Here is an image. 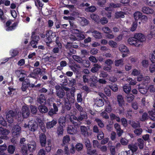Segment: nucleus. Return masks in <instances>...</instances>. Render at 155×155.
Listing matches in <instances>:
<instances>
[{
	"label": "nucleus",
	"mask_w": 155,
	"mask_h": 155,
	"mask_svg": "<svg viewBox=\"0 0 155 155\" xmlns=\"http://www.w3.org/2000/svg\"><path fill=\"white\" fill-rule=\"evenodd\" d=\"M145 40L144 35L141 33H135L133 37L129 38L127 41L130 45L136 47H138L141 42Z\"/></svg>",
	"instance_id": "obj_1"
},
{
	"label": "nucleus",
	"mask_w": 155,
	"mask_h": 155,
	"mask_svg": "<svg viewBox=\"0 0 155 155\" xmlns=\"http://www.w3.org/2000/svg\"><path fill=\"white\" fill-rule=\"evenodd\" d=\"M83 32L80 29H76L75 32L70 36V38L71 41H81L85 39V36L83 34Z\"/></svg>",
	"instance_id": "obj_2"
},
{
	"label": "nucleus",
	"mask_w": 155,
	"mask_h": 155,
	"mask_svg": "<svg viewBox=\"0 0 155 155\" xmlns=\"http://www.w3.org/2000/svg\"><path fill=\"white\" fill-rule=\"evenodd\" d=\"M56 36V33L52 31H46V37L44 39V41L46 43L48 48H50V44L52 42V38Z\"/></svg>",
	"instance_id": "obj_3"
},
{
	"label": "nucleus",
	"mask_w": 155,
	"mask_h": 155,
	"mask_svg": "<svg viewBox=\"0 0 155 155\" xmlns=\"http://www.w3.org/2000/svg\"><path fill=\"white\" fill-rule=\"evenodd\" d=\"M9 133L8 130L5 128L0 127V144L3 142L2 139H8L7 135Z\"/></svg>",
	"instance_id": "obj_4"
},
{
	"label": "nucleus",
	"mask_w": 155,
	"mask_h": 155,
	"mask_svg": "<svg viewBox=\"0 0 155 155\" xmlns=\"http://www.w3.org/2000/svg\"><path fill=\"white\" fill-rule=\"evenodd\" d=\"M58 104L54 103L53 104L52 107L49 108L48 114L49 116L52 117L54 115L58 114Z\"/></svg>",
	"instance_id": "obj_5"
},
{
	"label": "nucleus",
	"mask_w": 155,
	"mask_h": 155,
	"mask_svg": "<svg viewBox=\"0 0 155 155\" xmlns=\"http://www.w3.org/2000/svg\"><path fill=\"white\" fill-rule=\"evenodd\" d=\"M21 114L23 118H27L29 117L30 114V110L28 106L24 105L22 107Z\"/></svg>",
	"instance_id": "obj_6"
},
{
	"label": "nucleus",
	"mask_w": 155,
	"mask_h": 155,
	"mask_svg": "<svg viewBox=\"0 0 155 155\" xmlns=\"http://www.w3.org/2000/svg\"><path fill=\"white\" fill-rule=\"evenodd\" d=\"M16 114L12 110H9L6 115L7 121L10 124H12L13 122V118L15 116Z\"/></svg>",
	"instance_id": "obj_7"
},
{
	"label": "nucleus",
	"mask_w": 155,
	"mask_h": 155,
	"mask_svg": "<svg viewBox=\"0 0 155 155\" xmlns=\"http://www.w3.org/2000/svg\"><path fill=\"white\" fill-rule=\"evenodd\" d=\"M21 127L18 125H15L12 130V135L15 137H19L21 134Z\"/></svg>",
	"instance_id": "obj_8"
},
{
	"label": "nucleus",
	"mask_w": 155,
	"mask_h": 155,
	"mask_svg": "<svg viewBox=\"0 0 155 155\" xmlns=\"http://www.w3.org/2000/svg\"><path fill=\"white\" fill-rule=\"evenodd\" d=\"M39 141L41 146L42 147H45L46 143L47 137L44 133H41L39 136Z\"/></svg>",
	"instance_id": "obj_9"
},
{
	"label": "nucleus",
	"mask_w": 155,
	"mask_h": 155,
	"mask_svg": "<svg viewBox=\"0 0 155 155\" xmlns=\"http://www.w3.org/2000/svg\"><path fill=\"white\" fill-rule=\"evenodd\" d=\"M30 83L28 79H26L25 81L22 83V86L21 89L22 91L24 92L30 86Z\"/></svg>",
	"instance_id": "obj_10"
},
{
	"label": "nucleus",
	"mask_w": 155,
	"mask_h": 155,
	"mask_svg": "<svg viewBox=\"0 0 155 155\" xmlns=\"http://www.w3.org/2000/svg\"><path fill=\"white\" fill-rule=\"evenodd\" d=\"M36 143L34 141H31L28 144V149L31 152H33L36 149Z\"/></svg>",
	"instance_id": "obj_11"
},
{
	"label": "nucleus",
	"mask_w": 155,
	"mask_h": 155,
	"mask_svg": "<svg viewBox=\"0 0 155 155\" xmlns=\"http://www.w3.org/2000/svg\"><path fill=\"white\" fill-rule=\"evenodd\" d=\"M56 94L60 98H63L65 95V92L64 90L60 87L56 88Z\"/></svg>",
	"instance_id": "obj_12"
},
{
	"label": "nucleus",
	"mask_w": 155,
	"mask_h": 155,
	"mask_svg": "<svg viewBox=\"0 0 155 155\" xmlns=\"http://www.w3.org/2000/svg\"><path fill=\"white\" fill-rule=\"evenodd\" d=\"M134 17L136 20L135 21L137 20L140 18H142V19L147 18V17L146 16L142 15V13L139 11L135 12L134 13Z\"/></svg>",
	"instance_id": "obj_13"
},
{
	"label": "nucleus",
	"mask_w": 155,
	"mask_h": 155,
	"mask_svg": "<svg viewBox=\"0 0 155 155\" xmlns=\"http://www.w3.org/2000/svg\"><path fill=\"white\" fill-rule=\"evenodd\" d=\"M67 132L70 134H75L77 132V128L75 126H69L68 127Z\"/></svg>",
	"instance_id": "obj_14"
},
{
	"label": "nucleus",
	"mask_w": 155,
	"mask_h": 155,
	"mask_svg": "<svg viewBox=\"0 0 155 155\" xmlns=\"http://www.w3.org/2000/svg\"><path fill=\"white\" fill-rule=\"evenodd\" d=\"M141 11L143 13L147 14H152L154 12L153 9L146 6L142 7Z\"/></svg>",
	"instance_id": "obj_15"
},
{
	"label": "nucleus",
	"mask_w": 155,
	"mask_h": 155,
	"mask_svg": "<svg viewBox=\"0 0 155 155\" xmlns=\"http://www.w3.org/2000/svg\"><path fill=\"white\" fill-rule=\"evenodd\" d=\"M37 102L41 104H44L46 102V100L44 94H41L37 98Z\"/></svg>",
	"instance_id": "obj_16"
},
{
	"label": "nucleus",
	"mask_w": 155,
	"mask_h": 155,
	"mask_svg": "<svg viewBox=\"0 0 155 155\" xmlns=\"http://www.w3.org/2000/svg\"><path fill=\"white\" fill-rule=\"evenodd\" d=\"M117 101L120 107H122L124 106V98L121 95H118L117 96Z\"/></svg>",
	"instance_id": "obj_17"
},
{
	"label": "nucleus",
	"mask_w": 155,
	"mask_h": 155,
	"mask_svg": "<svg viewBox=\"0 0 155 155\" xmlns=\"http://www.w3.org/2000/svg\"><path fill=\"white\" fill-rule=\"evenodd\" d=\"M39 111L41 113H45L48 111V107L43 104H41L38 107Z\"/></svg>",
	"instance_id": "obj_18"
},
{
	"label": "nucleus",
	"mask_w": 155,
	"mask_h": 155,
	"mask_svg": "<svg viewBox=\"0 0 155 155\" xmlns=\"http://www.w3.org/2000/svg\"><path fill=\"white\" fill-rule=\"evenodd\" d=\"M57 123V121L53 119L52 121L48 122L46 124V127L47 129H50L53 127Z\"/></svg>",
	"instance_id": "obj_19"
},
{
	"label": "nucleus",
	"mask_w": 155,
	"mask_h": 155,
	"mask_svg": "<svg viewBox=\"0 0 155 155\" xmlns=\"http://www.w3.org/2000/svg\"><path fill=\"white\" fill-rule=\"evenodd\" d=\"M70 121L75 125H78L79 121L77 117L75 115H71L70 118Z\"/></svg>",
	"instance_id": "obj_20"
},
{
	"label": "nucleus",
	"mask_w": 155,
	"mask_h": 155,
	"mask_svg": "<svg viewBox=\"0 0 155 155\" xmlns=\"http://www.w3.org/2000/svg\"><path fill=\"white\" fill-rule=\"evenodd\" d=\"M94 67H92L91 69V71L93 73H95L97 72L99 69L101 67L100 64H94L93 65Z\"/></svg>",
	"instance_id": "obj_21"
},
{
	"label": "nucleus",
	"mask_w": 155,
	"mask_h": 155,
	"mask_svg": "<svg viewBox=\"0 0 155 155\" xmlns=\"http://www.w3.org/2000/svg\"><path fill=\"white\" fill-rule=\"evenodd\" d=\"M129 123L131 126L134 129H136L137 127H140V123L136 122L133 120H129Z\"/></svg>",
	"instance_id": "obj_22"
},
{
	"label": "nucleus",
	"mask_w": 155,
	"mask_h": 155,
	"mask_svg": "<svg viewBox=\"0 0 155 155\" xmlns=\"http://www.w3.org/2000/svg\"><path fill=\"white\" fill-rule=\"evenodd\" d=\"M104 104L103 100L102 99L96 98L94 104L98 107H102Z\"/></svg>",
	"instance_id": "obj_23"
},
{
	"label": "nucleus",
	"mask_w": 155,
	"mask_h": 155,
	"mask_svg": "<svg viewBox=\"0 0 155 155\" xmlns=\"http://www.w3.org/2000/svg\"><path fill=\"white\" fill-rule=\"evenodd\" d=\"M124 59L121 58L118 60H116L114 61L115 65L116 67L122 66L124 64Z\"/></svg>",
	"instance_id": "obj_24"
},
{
	"label": "nucleus",
	"mask_w": 155,
	"mask_h": 155,
	"mask_svg": "<svg viewBox=\"0 0 155 155\" xmlns=\"http://www.w3.org/2000/svg\"><path fill=\"white\" fill-rule=\"evenodd\" d=\"M124 91L126 94L129 93L131 91V87L130 84H125L123 87Z\"/></svg>",
	"instance_id": "obj_25"
},
{
	"label": "nucleus",
	"mask_w": 155,
	"mask_h": 155,
	"mask_svg": "<svg viewBox=\"0 0 155 155\" xmlns=\"http://www.w3.org/2000/svg\"><path fill=\"white\" fill-rule=\"evenodd\" d=\"M93 35L96 38L100 39L102 38V34L99 31L96 30H94L92 32Z\"/></svg>",
	"instance_id": "obj_26"
},
{
	"label": "nucleus",
	"mask_w": 155,
	"mask_h": 155,
	"mask_svg": "<svg viewBox=\"0 0 155 155\" xmlns=\"http://www.w3.org/2000/svg\"><path fill=\"white\" fill-rule=\"evenodd\" d=\"M34 72L37 75L38 74L41 75L42 74L43 72H44V74H45L46 73L45 69H44L43 70L41 71V69L39 68H36L35 69H34Z\"/></svg>",
	"instance_id": "obj_27"
},
{
	"label": "nucleus",
	"mask_w": 155,
	"mask_h": 155,
	"mask_svg": "<svg viewBox=\"0 0 155 155\" xmlns=\"http://www.w3.org/2000/svg\"><path fill=\"white\" fill-rule=\"evenodd\" d=\"M38 127V124L36 123H34L30 126V130L33 132L36 131Z\"/></svg>",
	"instance_id": "obj_28"
},
{
	"label": "nucleus",
	"mask_w": 155,
	"mask_h": 155,
	"mask_svg": "<svg viewBox=\"0 0 155 155\" xmlns=\"http://www.w3.org/2000/svg\"><path fill=\"white\" fill-rule=\"evenodd\" d=\"M120 51L122 52H128L129 51V49L127 47L124 45H120L119 47Z\"/></svg>",
	"instance_id": "obj_29"
},
{
	"label": "nucleus",
	"mask_w": 155,
	"mask_h": 155,
	"mask_svg": "<svg viewBox=\"0 0 155 155\" xmlns=\"http://www.w3.org/2000/svg\"><path fill=\"white\" fill-rule=\"evenodd\" d=\"M66 48L68 50L69 53L71 54H75L76 53V50L74 49V48H72L70 45L67 44Z\"/></svg>",
	"instance_id": "obj_30"
},
{
	"label": "nucleus",
	"mask_w": 155,
	"mask_h": 155,
	"mask_svg": "<svg viewBox=\"0 0 155 155\" xmlns=\"http://www.w3.org/2000/svg\"><path fill=\"white\" fill-rule=\"evenodd\" d=\"M90 17L93 20L98 23H99L100 18L98 15L92 13L90 15Z\"/></svg>",
	"instance_id": "obj_31"
},
{
	"label": "nucleus",
	"mask_w": 155,
	"mask_h": 155,
	"mask_svg": "<svg viewBox=\"0 0 155 155\" xmlns=\"http://www.w3.org/2000/svg\"><path fill=\"white\" fill-rule=\"evenodd\" d=\"M125 12L121 11L117 12L115 13V16L117 18H124V16Z\"/></svg>",
	"instance_id": "obj_32"
},
{
	"label": "nucleus",
	"mask_w": 155,
	"mask_h": 155,
	"mask_svg": "<svg viewBox=\"0 0 155 155\" xmlns=\"http://www.w3.org/2000/svg\"><path fill=\"white\" fill-rule=\"evenodd\" d=\"M15 149V146L12 145H9L7 148L8 153L11 154H13L14 153Z\"/></svg>",
	"instance_id": "obj_33"
},
{
	"label": "nucleus",
	"mask_w": 155,
	"mask_h": 155,
	"mask_svg": "<svg viewBox=\"0 0 155 155\" xmlns=\"http://www.w3.org/2000/svg\"><path fill=\"white\" fill-rule=\"evenodd\" d=\"M7 149V146L5 144L0 146V155H4L5 154L4 151Z\"/></svg>",
	"instance_id": "obj_34"
},
{
	"label": "nucleus",
	"mask_w": 155,
	"mask_h": 155,
	"mask_svg": "<svg viewBox=\"0 0 155 155\" xmlns=\"http://www.w3.org/2000/svg\"><path fill=\"white\" fill-rule=\"evenodd\" d=\"M128 148L132 151L133 153L136 152L137 150V147L134 144H129Z\"/></svg>",
	"instance_id": "obj_35"
},
{
	"label": "nucleus",
	"mask_w": 155,
	"mask_h": 155,
	"mask_svg": "<svg viewBox=\"0 0 155 155\" xmlns=\"http://www.w3.org/2000/svg\"><path fill=\"white\" fill-rule=\"evenodd\" d=\"M69 23L71 28L73 30L72 31L73 32H75V31L76 29H78L77 28V26L76 25L74 24V21H70Z\"/></svg>",
	"instance_id": "obj_36"
},
{
	"label": "nucleus",
	"mask_w": 155,
	"mask_h": 155,
	"mask_svg": "<svg viewBox=\"0 0 155 155\" xmlns=\"http://www.w3.org/2000/svg\"><path fill=\"white\" fill-rule=\"evenodd\" d=\"M64 132V129L63 126L60 125L58 127L57 133L58 136L62 135Z\"/></svg>",
	"instance_id": "obj_37"
},
{
	"label": "nucleus",
	"mask_w": 155,
	"mask_h": 155,
	"mask_svg": "<svg viewBox=\"0 0 155 155\" xmlns=\"http://www.w3.org/2000/svg\"><path fill=\"white\" fill-rule=\"evenodd\" d=\"M51 140L47 141V144L46 145L45 150L47 152H49L51 150Z\"/></svg>",
	"instance_id": "obj_38"
},
{
	"label": "nucleus",
	"mask_w": 155,
	"mask_h": 155,
	"mask_svg": "<svg viewBox=\"0 0 155 155\" xmlns=\"http://www.w3.org/2000/svg\"><path fill=\"white\" fill-rule=\"evenodd\" d=\"M97 124L98 126L101 128H103L104 125L102 120L98 118H96L94 120Z\"/></svg>",
	"instance_id": "obj_39"
},
{
	"label": "nucleus",
	"mask_w": 155,
	"mask_h": 155,
	"mask_svg": "<svg viewBox=\"0 0 155 155\" xmlns=\"http://www.w3.org/2000/svg\"><path fill=\"white\" fill-rule=\"evenodd\" d=\"M61 40L59 37L58 36L56 38L55 42L56 45L55 46H57L59 47V48H62V45L60 42Z\"/></svg>",
	"instance_id": "obj_40"
},
{
	"label": "nucleus",
	"mask_w": 155,
	"mask_h": 155,
	"mask_svg": "<svg viewBox=\"0 0 155 155\" xmlns=\"http://www.w3.org/2000/svg\"><path fill=\"white\" fill-rule=\"evenodd\" d=\"M81 130L82 134L85 136L88 134L87 128L84 126L81 127Z\"/></svg>",
	"instance_id": "obj_41"
},
{
	"label": "nucleus",
	"mask_w": 155,
	"mask_h": 155,
	"mask_svg": "<svg viewBox=\"0 0 155 155\" xmlns=\"http://www.w3.org/2000/svg\"><path fill=\"white\" fill-rule=\"evenodd\" d=\"M70 139L68 135H66L63 137V143L64 145L68 143L70 141Z\"/></svg>",
	"instance_id": "obj_42"
},
{
	"label": "nucleus",
	"mask_w": 155,
	"mask_h": 155,
	"mask_svg": "<svg viewBox=\"0 0 155 155\" xmlns=\"http://www.w3.org/2000/svg\"><path fill=\"white\" fill-rule=\"evenodd\" d=\"M73 58L75 61L81 64L83 60L82 58L77 55H73Z\"/></svg>",
	"instance_id": "obj_43"
},
{
	"label": "nucleus",
	"mask_w": 155,
	"mask_h": 155,
	"mask_svg": "<svg viewBox=\"0 0 155 155\" xmlns=\"http://www.w3.org/2000/svg\"><path fill=\"white\" fill-rule=\"evenodd\" d=\"M97 9L96 7L94 6H91L87 7L86 10L87 11L93 12H95Z\"/></svg>",
	"instance_id": "obj_44"
},
{
	"label": "nucleus",
	"mask_w": 155,
	"mask_h": 155,
	"mask_svg": "<svg viewBox=\"0 0 155 155\" xmlns=\"http://www.w3.org/2000/svg\"><path fill=\"white\" fill-rule=\"evenodd\" d=\"M84 144L85 145L87 149L91 147V145L90 141L88 139H85L84 140Z\"/></svg>",
	"instance_id": "obj_45"
},
{
	"label": "nucleus",
	"mask_w": 155,
	"mask_h": 155,
	"mask_svg": "<svg viewBox=\"0 0 155 155\" xmlns=\"http://www.w3.org/2000/svg\"><path fill=\"white\" fill-rule=\"evenodd\" d=\"M142 131V129L141 128H136L134 131V133L137 136L140 135L141 134Z\"/></svg>",
	"instance_id": "obj_46"
},
{
	"label": "nucleus",
	"mask_w": 155,
	"mask_h": 155,
	"mask_svg": "<svg viewBox=\"0 0 155 155\" xmlns=\"http://www.w3.org/2000/svg\"><path fill=\"white\" fill-rule=\"evenodd\" d=\"M34 34L35 32H32L31 39H32L34 41L37 42V43H38V41L40 39L38 35H34Z\"/></svg>",
	"instance_id": "obj_47"
},
{
	"label": "nucleus",
	"mask_w": 155,
	"mask_h": 155,
	"mask_svg": "<svg viewBox=\"0 0 155 155\" xmlns=\"http://www.w3.org/2000/svg\"><path fill=\"white\" fill-rule=\"evenodd\" d=\"M108 74L104 71H101L99 74V77L100 78H106L108 76Z\"/></svg>",
	"instance_id": "obj_48"
},
{
	"label": "nucleus",
	"mask_w": 155,
	"mask_h": 155,
	"mask_svg": "<svg viewBox=\"0 0 155 155\" xmlns=\"http://www.w3.org/2000/svg\"><path fill=\"white\" fill-rule=\"evenodd\" d=\"M127 97V101L130 102L134 99V96L133 94H128Z\"/></svg>",
	"instance_id": "obj_49"
},
{
	"label": "nucleus",
	"mask_w": 155,
	"mask_h": 155,
	"mask_svg": "<svg viewBox=\"0 0 155 155\" xmlns=\"http://www.w3.org/2000/svg\"><path fill=\"white\" fill-rule=\"evenodd\" d=\"M150 72L153 73L155 72V64L152 63L150 64L149 67Z\"/></svg>",
	"instance_id": "obj_50"
},
{
	"label": "nucleus",
	"mask_w": 155,
	"mask_h": 155,
	"mask_svg": "<svg viewBox=\"0 0 155 155\" xmlns=\"http://www.w3.org/2000/svg\"><path fill=\"white\" fill-rule=\"evenodd\" d=\"M75 149L78 151H81L83 148V145L80 143H78L75 145Z\"/></svg>",
	"instance_id": "obj_51"
},
{
	"label": "nucleus",
	"mask_w": 155,
	"mask_h": 155,
	"mask_svg": "<svg viewBox=\"0 0 155 155\" xmlns=\"http://www.w3.org/2000/svg\"><path fill=\"white\" fill-rule=\"evenodd\" d=\"M30 108L31 110V113L33 114H35L37 111V108L35 106L31 105L30 106Z\"/></svg>",
	"instance_id": "obj_52"
},
{
	"label": "nucleus",
	"mask_w": 155,
	"mask_h": 155,
	"mask_svg": "<svg viewBox=\"0 0 155 155\" xmlns=\"http://www.w3.org/2000/svg\"><path fill=\"white\" fill-rule=\"evenodd\" d=\"M65 122V118L64 117H61L58 120L60 125H64Z\"/></svg>",
	"instance_id": "obj_53"
},
{
	"label": "nucleus",
	"mask_w": 155,
	"mask_h": 155,
	"mask_svg": "<svg viewBox=\"0 0 155 155\" xmlns=\"http://www.w3.org/2000/svg\"><path fill=\"white\" fill-rule=\"evenodd\" d=\"M17 25V24L16 23L14 22L12 25L11 26H9V27H8L6 29V30L7 31H12L13 29H14Z\"/></svg>",
	"instance_id": "obj_54"
},
{
	"label": "nucleus",
	"mask_w": 155,
	"mask_h": 155,
	"mask_svg": "<svg viewBox=\"0 0 155 155\" xmlns=\"http://www.w3.org/2000/svg\"><path fill=\"white\" fill-rule=\"evenodd\" d=\"M137 21H134L132 25V27L130 28V31H135L137 28Z\"/></svg>",
	"instance_id": "obj_55"
},
{
	"label": "nucleus",
	"mask_w": 155,
	"mask_h": 155,
	"mask_svg": "<svg viewBox=\"0 0 155 155\" xmlns=\"http://www.w3.org/2000/svg\"><path fill=\"white\" fill-rule=\"evenodd\" d=\"M81 64L85 67H88L90 65L89 61L87 60L83 59Z\"/></svg>",
	"instance_id": "obj_56"
},
{
	"label": "nucleus",
	"mask_w": 155,
	"mask_h": 155,
	"mask_svg": "<svg viewBox=\"0 0 155 155\" xmlns=\"http://www.w3.org/2000/svg\"><path fill=\"white\" fill-rule=\"evenodd\" d=\"M81 23L83 26L86 25L88 23V21L86 18H83L81 21Z\"/></svg>",
	"instance_id": "obj_57"
},
{
	"label": "nucleus",
	"mask_w": 155,
	"mask_h": 155,
	"mask_svg": "<svg viewBox=\"0 0 155 155\" xmlns=\"http://www.w3.org/2000/svg\"><path fill=\"white\" fill-rule=\"evenodd\" d=\"M21 148V150L22 154L24 155H27L28 154V150L26 145H23V146Z\"/></svg>",
	"instance_id": "obj_58"
},
{
	"label": "nucleus",
	"mask_w": 155,
	"mask_h": 155,
	"mask_svg": "<svg viewBox=\"0 0 155 155\" xmlns=\"http://www.w3.org/2000/svg\"><path fill=\"white\" fill-rule=\"evenodd\" d=\"M61 48H59L58 47L55 46L54 47L52 50L51 52L53 54L58 53L59 52L60 49H61Z\"/></svg>",
	"instance_id": "obj_59"
},
{
	"label": "nucleus",
	"mask_w": 155,
	"mask_h": 155,
	"mask_svg": "<svg viewBox=\"0 0 155 155\" xmlns=\"http://www.w3.org/2000/svg\"><path fill=\"white\" fill-rule=\"evenodd\" d=\"M95 149L92 150L91 148H89L87 149V154L88 155H92L94 154L96 152Z\"/></svg>",
	"instance_id": "obj_60"
},
{
	"label": "nucleus",
	"mask_w": 155,
	"mask_h": 155,
	"mask_svg": "<svg viewBox=\"0 0 155 155\" xmlns=\"http://www.w3.org/2000/svg\"><path fill=\"white\" fill-rule=\"evenodd\" d=\"M69 81L68 83L70 86H74L76 83V80L73 78H70L68 79Z\"/></svg>",
	"instance_id": "obj_61"
},
{
	"label": "nucleus",
	"mask_w": 155,
	"mask_h": 155,
	"mask_svg": "<svg viewBox=\"0 0 155 155\" xmlns=\"http://www.w3.org/2000/svg\"><path fill=\"white\" fill-rule=\"evenodd\" d=\"M108 21L105 17H103L99 19V23L100 22L102 25H104L108 22Z\"/></svg>",
	"instance_id": "obj_62"
},
{
	"label": "nucleus",
	"mask_w": 155,
	"mask_h": 155,
	"mask_svg": "<svg viewBox=\"0 0 155 155\" xmlns=\"http://www.w3.org/2000/svg\"><path fill=\"white\" fill-rule=\"evenodd\" d=\"M104 93L107 95L109 97L111 95V91L110 88L105 87L104 88Z\"/></svg>",
	"instance_id": "obj_63"
},
{
	"label": "nucleus",
	"mask_w": 155,
	"mask_h": 155,
	"mask_svg": "<svg viewBox=\"0 0 155 155\" xmlns=\"http://www.w3.org/2000/svg\"><path fill=\"white\" fill-rule=\"evenodd\" d=\"M0 124L1 125L5 126L7 125V123L4 118L2 117H0Z\"/></svg>",
	"instance_id": "obj_64"
}]
</instances>
